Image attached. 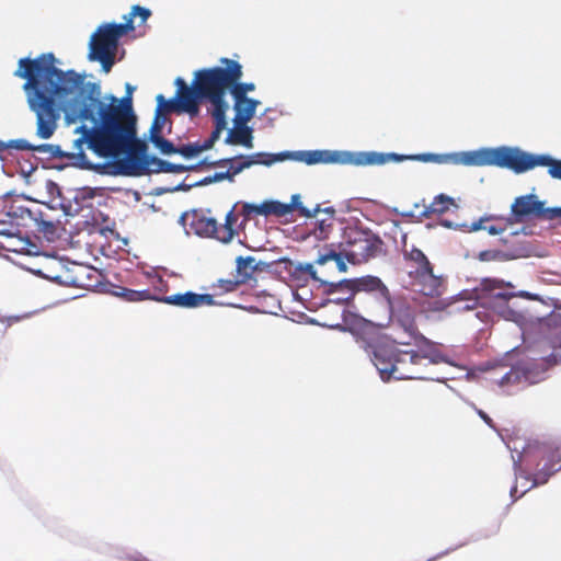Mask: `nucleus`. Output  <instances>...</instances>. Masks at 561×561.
<instances>
[{
    "instance_id": "nucleus-1",
    "label": "nucleus",
    "mask_w": 561,
    "mask_h": 561,
    "mask_svg": "<svg viewBox=\"0 0 561 561\" xmlns=\"http://www.w3.org/2000/svg\"><path fill=\"white\" fill-rule=\"evenodd\" d=\"M54 54L46 53L35 59L22 58L15 76L25 79L27 103L36 116V135L49 139L58 125L62 104L77 94L71 111L81 121H90L91 127L81 125L76 133L81 136L75 140V147L81 150L83 144L95 154L103 158H119L122 150L137 137V118L131 107V96L121 101L111 96L110 103L101 99L96 83L84 87V76L75 70L62 71L55 66Z\"/></svg>"
},
{
    "instance_id": "nucleus-2",
    "label": "nucleus",
    "mask_w": 561,
    "mask_h": 561,
    "mask_svg": "<svg viewBox=\"0 0 561 561\" xmlns=\"http://www.w3.org/2000/svg\"><path fill=\"white\" fill-rule=\"evenodd\" d=\"M507 288H512L510 283L485 277L477 288V297L482 306L520 328L537 323L542 333L537 342L541 354L540 359L548 365L561 363V316L551 313L547 318L533 317L528 308H523L517 301H513L516 295Z\"/></svg>"
},
{
    "instance_id": "nucleus-3",
    "label": "nucleus",
    "mask_w": 561,
    "mask_h": 561,
    "mask_svg": "<svg viewBox=\"0 0 561 561\" xmlns=\"http://www.w3.org/2000/svg\"><path fill=\"white\" fill-rule=\"evenodd\" d=\"M225 67L201 69L195 72L194 88L201 99L211 104L210 114L214 123L228 127L227 112L229 104L225 100L227 90L242 78V66L232 59L221 58Z\"/></svg>"
},
{
    "instance_id": "nucleus-4",
    "label": "nucleus",
    "mask_w": 561,
    "mask_h": 561,
    "mask_svg": "<svg viewBox=\"0 0 561 561\" xmlns=\"http://www.w3.org/2000/svg\"><path fill=\"white\" fill-rule=\"evenodd\" d=\"M147 150L148 146L144 140L136 138L130 141L122 150V154H125V157L115 162L117 173L123 175H142L149 172L179 174L188 170L183 164H175L154 156H148Z\"/></svg>"
},
{
    "instance_id": "nucleus-5",
    "label": "nucleus",
    "mask_w": 561,
    "mask_h": 561,
    "mask_svg": "<svg viewBox=\"0 0 561 561\" xmlns=\"http://www.w3.org/2000/svg\"><path fill=\"white\" fill-rule=\"evenodd\" d=\"M340 248L344 249V255L351 264H363L386 254L385 243L381 238L368 229L359 227H346Z\"/></svg>"
},
{
    "instance_id": "nucleus-6",
    "label": "nucleus",
    "mask_w": 561,
    "mask_h": 561,
    "mask_svg": "<svg viewBox=\"0 0 561 561\" xmlns=\"http://www.w3.org/2000/svg\"><path fill=\"white\" fill-rule=\"evenodd\" d=\"M522 458L526 465L536 467L530 488L545 484L551 476L561 470V440L528 444Z\"/></svg>"
},
{
    "instance_id": "nucleus-7",
    "label": "nucleus",
    "mask_w": 561,
    "mask_h": 561,
    "mask_svg": "<svg viewBox=\"0 0 561 561\" xmlns=\"http://www.w3.org/2000/svg\"><path fill=\"white\" fill-rule=\"evenodd\" d=\"M328 295L343 293L345 296L332 298L333 301H348L357 291L373 294L379 300L380 306L390 304V291L387 286L376 276H364L354 279H343L337 283H328Z\"/></svg>"
},
{
    "instance_id": "nucleus-8",
    "label": "nucleus",
    "mask_w": 561,
    "mask_h": 561,
    "mask_svg": "<svg viewBox=\"0 0 561 561\" xmlns=\"http://www.w3.org/2000/svg\"><path fill=\"white\" fill-rule=\"evenodd\" d=\"M237 220L234 207L227 213L224 225H219L210 216V210H193L190 225L194 232L201 237L214 238L222 243H229L238 233L233 228Z\"/></svg>"
},
{
    "instance_id": "nucleus-9",
    "label": "nucleus",
    "mask_w": 561,
    "mask_h": 561,
    "mask_svg": "<svg viewBox=\"0 0 561 561\" xmlns=\"http://www.w3.org/2000/svg\"><path fill=\"white\" fill-rule=\"evenodd\" d=\"M134 30L130 21L100 26L91 37L89 56L116 55L119 38Z\"/></svg>"
},
{
    "instance_id": "nucleus-10",
    "label": "nucleus",
    "mask_w": 561,
    "mask_h": 561,
    "mask_svg": "<svg viewBox=\"0 0 561 561\" xmlns=\"http://www.w3.org/2000/svg\"><path fill=\"white\" fill-rule=\"evenodd\" d=\"M537 157L538 154L516 147L491 148V165L508 169L515 173H524L536 168Z\"/></svg>"
},
{
    "instance_id": "nucleus-11",
    "label": "nucleus",
    "mask_w": 561,
    "mask_h": 561,
    "mask_svg": "<svg viewBox=\"0 0 561 561\" xmlns=\"http://www.w3.org/2000/svg\"><path fill=\"white\" fill-rule=\"evenodd\" d=\"M416 161L462 164L469 167L491 165V148L448 154L421 153L413 157Z\"/></svg>"
},
{
    "instance_id": "nucleus-12",
    "label": "nucleus",
    "mask_w": 561,
    "mask_h": 561,
    "mask_svg": "<svg viewBox=\"0 0 561 561\" xmlns=\"http://www.w3.org/2000/svg\"><path fill=\"white\" fill-rule=\"evenodd\" d=\"M291 156L290 152H280L277 154H271L265 152H257L252 156H239L238 159L241 162H236V158L220 159L208 163V167H226L229 165L228 172L233 180L237 174L242 172L244 169L252 167L253 164L271 165L274 162L284 161Z\"/></svg>"
},
{
    "instance_id": "nucleus-13",
    "label": "nucleus",
    "mask_w": 561,
    "mask_h": 561,
    "mask_svg": "<svg viewBox=\"0 0 561 561\" xmlns=\"http://www.w3.org/2000/svg\"><path fill=\"white\" fill-rule=\"evenodd\" d=\"M394 369L391 379H431L420 363V356L413 350H400L397 347Z\"/></svg>"
},
{
    "instance_id": "nucleus-14",
    "label": "nucleus",
    "mask_w": 561,
    "mask_h": 561,
    "mask_svg": "<svg viewBox=\"0 0 561 561\" xmlns=\"http://www.w3.org/2000/svg\"><path fill=\"white\" fill-rule=\"evenodd\" d=\"M381 307L393 324L401 327L411 336L416 335L415 312L410 305L403 300H392L390 297V304H383Z\"/></svg>"
},
{
    "instance_id": "nucleus-15",
    "label": "nucleus",
    "mask_w": 561,
    "mask_h": 561,
    "mask_svg": "<svg viewBox=\"0 0 561 561\" xmlns=\"http://www.w3.org/2000/svg\"><path fill=\"white\" fill-rule=\"evenodd\" d=\"M511 211V217L505 220L507 224H520L531 218H540L543 213V202L534 194L518 196L512 204Z\"/></svg>"
},
{
    "instance_id": "nucleus-16",
    "label": "nucleus",
    "mask_w": 561,
    "mask_h": 561,
    "mask_svg": "<svg viewBox=\"0 0 561 561\" xmlns=\"http://www.w3.org/2000/svg\"><path fill=\"white\" fill-rule=\"evenodd\" d=\"M494 370L499 378L494 379L501 387L514 385H527L533 382L531 371L528 365L519 364L507 369L505 364H494L485 370Z\"/></svg>"
},
{
    "instance_id": "nucleus-17",
    "label": "nucleus",
    "mask_w": 561,
    "mask_h": 561,
    "mask_svg": "<svg viewBox=\"0 0 561 561\" xmlns=\"http://www.w3.org/2000/svg\"><path fill=\"white\" fill-rule=\"evenodd\" d=\"M397 347L393 343H378L373 346L371 360L383 381H389L392 378Z\"/></svg>"
},
{
    "instance_id": "nucleus-18",
    "label": "nucleus",
    "mask_w": 561,
    "mask_h": 561,
    "mask_svg": "<svg viewBox=\"0 0 561 561\" xmlns=\"http://www.w3.org/2000/svg\"><path fill=\"white\" fill-rule=\"evenodd\" d=\"M158 301L184 309H195L203 306H216L217 301L210 294H197L194 291L178 293L157 298Z\"/></svg>"
},
{
    "instance_id": "nucleus-19",
    "label": "nucleus",
    "mask_w": 561,
    "mask_h": 561,
    "mask_svg": "<svg viewBox=\"0 0 561 561\" xmlns=\"http://www.w3.org/2000/svg\"><path fill=\"white\" fill-rule=\"evenodd\" d=\"M412 284L417 290L427 297H439L445 290V279L440 275L434 273V266L428 271H423L421 274L411 277Z\"/></svg>"
},
{
    "instance_id": "nucleus-20",
    "label": "nucleus",
    "mask_w": 561,
    "mask_h": 561,
    "mask_svg": "<svg viewBox=\"0 0 561 561\" xmlns=\"http://www.w3.org/2000/svg\"><path fill=\"white\" fill-rule=\"evenodd\" d=\"M276 216L284 217L289 214V206L278 201H265L260 205L245 203L242 205V215L250 217L251 215Z\"/></svg>"
},
{
    "instance_id": "nucleus-21",
    "label": "nucleus",
    "mask_w": 561,
    "mask_h": 561,
    "mask_svg": "<svg viewBox=\"0 0 561 561\" xmlns=\"http://www.w3.org/2000/svg\"><path fill=\"white\" fill-rule=\"evenodd\" d=\"M214 130L211 131L208 139H206L203 144L193 142L183 145L181 147H178L176 153L183 156L184 158H193L199 154L201 152L208 150L213 148L215 142L219 139L221 133L227 129V127L222 126L221 124L214 123Z\"/></svg>"
},
{
    "instance_id": "nucleus-22",
    "label": "nucleus",
    "mask_w": 561,
    "mask_h": 561,
    "mask_svg": "<svg viewBox=\"0 0 561 561\" xmlns=\"http://www.w3.org/2000/svg\"><path fill=\"white\" fill-rule=\"evenodd\" d=\"M416 154H414L415 157ZM405 159H413V156H400L397 153L362 152L352 161L355 165H381L388 162H400Z\"/></svg>"
},
{
    "instance_id": "nucleus-23",
    "label": "nucleus",
    "mask_w": 561,
    "mask_h": 561,
    "mask_svg": "<svg viewBox=\"0 0 561 561\" xmlns=\"http://www.w3.org/2000/svg\"><path fill=\"white\" fill-rule=\"evenodd\" d=\"M403 257L410 268L408 272L410 278L434 266L424 252L415 247H412L410 250H404Z\"/></svg>"
},
{
    "instance_id": "nucleus-24",
    "label": "nucleus",
    "mask_w": 561,
    "mask_h": 561,
    "mask_svg": "<svg viewBox=\"0 0 561 561\" xmlns=\"http://www.w3.org/2000/svg\"><path fill=\"white\" fill-rule=\"evenodd\" d=\"M175 100L181 113H187L192 116L198 114V100L201 98L194 84L185 90H176Z\"/></svg>"
},
{
    "instance_id": "nucleus-25",
    "label": "nucleus",
    "mask_w": 561,
    "mask_h": 561,
    "mask_svg": "<svg viewBox=\"0 0 561 561\" xmlns=\"http://www.w3.org/2000/svg\"><path fill=\"white\" fill-rule=\"evenodd\" d=\"M233 110L236 112L233 124H248L254 117L260 102L252 98L233 99Z\"/></svg>"
},
{
    "instance_id": "nucleus-26",
    "label": "nucleus",
    "mask_w": 561,
    "mask_h": 561,
    "mask_svg": "<svg viewBox=\"0 0 561 561\" xmlns=\"http://www.w3.org/2000/svg\"><path fill=\"white\" fill-rule=\"evenodd\" d=\"M252 128L248 124H234V127L230 129L225 139L227 145H241L245 148L253 147V135Z\"/></svg>"
},
{
    "instance_id": "nucleus-27",
    "label": "nucleus",
    "mask_w": 561,
    "mask_h": 561,
    "mask_svg": "<svg viewBox=\"0 0 561 561\" xmlns=\"http://www.w3.org/2000/svg\"><path fill=\"white\" fill-rule=\"evenodd\" d=\"M414 354L420 356V363L423 366V369L428 364H437L442 360V355L431 341L422 336V344L419 345L417 351H414Z\"/></svg>"
},
{
    "instance_id": "nucleus-28",
    "label": "nucleus",
    "mask_w": 561,
    "mask_h": 561,
    "mask_svg": "<svg viewBox=\"0 0 561 561\" xmlns=\"http://www.w3.org/2000/svg\"><path fill=\"white\" fill-rule=\"evenodd\" d=\"M451 206H456L454 198L445 194H439L428 206H425L422 215L426 218H431L433 215H443L447 213Z\"/></svg>"
},
{
    "instance_id": "nucleus-29",
    "label": "nucleus",
    "mask_w": 561,
    "mask_h": 561,
    "mask_svg": "<svg viewBox=\"0 0 561 561\" xmlns=\"http://www.w3.org/2000/svg\"><path fill=\"white\" fill-rule=\"evenodd\" d=\"M28 245V238L22 237L20 230L9 233L7 238L0 240V249L13 253H24Z\"/></svg>"
},
{
    "instance_id": "nucleus-30",
    "label": "nucleus",
    "mask_w": 561,
    "mask_h": 561,
    "mask_svg": "<svg viewBox=\"0 0 561 561\" xmlns=\"http://www.w3.org/2000/svg\"><path fill=\"white\" fill-rule=\"evenodd\" d=\"M327 214V217L323 219H319L314 224V228L312 230V234L318 240H327L333 229L334 225V213L335 210L332 207H328L323 210Z\"/></svg>"
},
{
    "instance_id": "nucleus-31",
    "label": "nucleus",
    "mask_w": 561,
    "mask_h": 561,
    "mask_svg": "<svg viewBox=\"0 0 561 561\" xmlns=\"http://www.w3.org/2000/svg\"><path fill=\"white\" fill-rule=\"evenodd\" d=\"M340 249L341 250L339 252H336L332 248H325L323 250V252L319 253V255L316 260V263L318 265H324L329 261H334L339 272L345 273L347 271L345 261H347V260L344 255V249L343 248H340Z\"/></svg>"
},
{
    "instance_id": "nucleus-32",
    "label": "nucleus",
    "mask_w": 561,
    "mask_h": 561,
    "mask_svg": "<svg viewBox=\"0 0 561 561\" xmlns=\"http://www.w3.org/2000/svg\"><path fill=\"white\" fill-rule=\"evenodd\" d=\"M256 270L257 264L253 256H239L237 259V278L239 283L245 284L253 277Z\"/></svg>"
},
{
    "instance_id": "nucleus-33",
    "label": "nucleus",
    "mask_w": 561,
    "mask_h": 561,
    "mask_svg": "<svg viewBox=\"0 0 561 561\" xmlns=\"http://www.w3.org/2000/svg\"><path fill=\"white\" fill-rule=\"evenodd\" d=\"M25 213L27 214V216L31 219L34 220L37 232H42L46 236L55 233L56 227H55L54 222L44 219L41 211H33V210L26 209Z\"/></svg>"
},
{
    "instance_id": "nucleus-34",
    "label": "nucleus",
    "mask_w": 561,
    "mask_h": 561,
    "mask_svg": "<svg viewBox=\"0 0 561 561\" xmlns=\"http://www.w3.org/2000/svg\"><path fill=\"white\" fill-rule=\"evenodd\" d=\"M536 167H548L549 174L561 180V160L553 159L548 154H538Z\"/></svg>"
},
{
    "instance_id": "nucleus-35",
    "label": "nucleus",
    "mask_w": 561,
    "mask_h": 561,
    "mask_svg": "<svg viewBox=\"0 0 561 561\" xmlns=\"http://www.w3.org/2000/svg\"><path fill=\"white\" fill-rule=\"evenodd\" d=\"M302 154V161H305L307 164H316V163H327V162H333L335 159L333 158V154L329 151H321V150H314V151H306L301 152Z\"/></svg>"
},
{
    "instance_id": "nucleus-36",
    "label": "nucleus",
    "mask_w": 561,
    "mask_h": 561,
    "mask_svg": "<svg viewBox=\"0 0 561 561\" xmlns=\"http://www.w3.org/2000/svg\"><path fill=\"white\" fill-rule=\"evenodd\" d=\"M287 206H289V214L293 211V210H297L299 213L300 216H304V217H313L316 216L318 213L321 211L320 209V205H317L316 208L313 209V211L309 210L308 208H306L302 203H301V199H300V195L299 194H294L291 196V201L289 204H287Z\"/></svg>"
},
{
    "instance_id": "nucleus-37",
    "label": "nucleus",
    "mask_w": 561,
    "mask_h": 561,
    "mask_svg": "<svg viewBox=\"0 0 561 561\" xmlns=\"http://www.w3.org/2000/svg\"><path fill=\"white\" fill-rule=\"evenodd\" d=\"M152 145L162 153V154H174L176 153L178 147H175L170 140L165 139L163 136H153L149 138Z\"/></svg>"
},
{
    "instance_id": "nucleus-38",
    "label": "nucleus",
    "mask_w": 561,
    "mask_h": 561,
    "mask_svg": "<svg viewBox=\"0 0 561 561\" xmlns=\"http://www.w3.org/2000/svg\"><path fill=\"white\" fill-rule=\"evenodd\" d=\"M255 90V84L252 82H239L231 84L230 93L233 99H245L248 98V92H252Z\"/></svg>"
},
{
    "instance_id": "nucleus-39",
    "label": "nucleus",
    "mask_w": 561,
    "mask_h": 561,
    "mask_svg": "<svg viewBox=\"0 0 561 561\" xmlns=\"http://www.w3.org/2000/svg\"><path fill=\"white\" fill-rule=\"evenodd\" d=\"M151 15V11L147 8L140 7L138 4L131 7V10L128 15H125V22L130 21L131 25H134V19L136 16L140 18V24L146 23V21Z\"/></svg>"
},
{
    "instance_id": "nucleus-40",
    "label": "nucleus",
    "mask_w": 561,
    "mask_h": 561,
    "mask_svg": "<svg viewBox=\"0 0 561 561\" xmlns=\"http://www.w3.org/2000/svg\"><path fill=\"white\" fill-rule=\"evenodd\" d=\"M157 101H158V108H160V113H162V111H164V112H174V113L181 114L175 98L171 99V100H165L162 94H159L157 96Z\"/></svg>"
},
{
    "instance_id": "nucleus-41",
    "label": "nucleus",
    "mask_w": 561,
    "mask_h": 561,
    "mask_svg": "<svg viewBox=\"0 0 561 561\" xmlns=\"http://www.w3.org/2000/svg\"><path fill=\"white\" fill-rule=\"evenodd\" d=\"M505 254L501 250H484L479 252L478 260L481 262L502 261Z\"/></svg>"
},
{
    "instance_id": "nucleus-42",
    "label": "nucleus",
    "mask_w": 561,
    "mask_h": 561,
    "mask_svg": "<svg viewBox=\"0 0 561 561\" xmlns=\"http://www.w3.org/2000/svg\"><path fill=\"white\" fill-rule=\"evenodd\" d=\"M167 122V117L160 113V108H157V114L154 121L150 127V137L162 136V128L164 123Z\"/></svg>"
},
{
    "instance_id": "nucleus-43",
    "label": "nucleus",
    "mask_w": 561,
    "mask_h": 561,
    "mask_svg": "<svg viewBox=\"0 0 561 561\" xmlns=\"http://www.w3.org/2000/svg\"><path fill=\"white\" fill-rule=\"evenodd\" d=\"M116 55H103V56H89L90 60H96L102 65V69L105 72H110L115 64Z\"/></svg>"
},
{
    "instance_id": "nucleus-44",
    "label": "nucleus",
    "mask_w": 561,
    "mask_h": 561,
    "mask_svg": "<svg viewBox=\"0 0 561 561\" xmlns=\"http://www.w3.org/2000/svg\"><path fill=\"white\" fill-rule=\"evenodd\" d=\"M124 297H126V299L129 301H140V300L151 299V295H150L149 290L138 291V290L127 289L124 293Z\"/></svg>"
},
{
    "instance_id": "nucleus-45",
    "label": "nucleus",
    "mask_w": 561,
    "mask_h": 561,
    "mask_svg": "<svg viewBox=\"0 0 561 561\" xmlns=\"http://www.w3.org/2000/svg\"><path fill=\"white\" fill-rule=\"evenodd\" d=\"M242 283H239V279L236 277V279H220L218 282V286L224 290V291H233L238 288L239 285H241Z\"/></svg>"
},
{
    "instance_id": "nucleus-46",
    "label": "nucleus",
    "mask_w": 561,
    "mask_h": 561,
    "mask_svg": "<svg viewBox=\"0 0 561 561\" xmlns=\"http://www.w3.org/2000/svg\"><path fill=\"white\" fill-rule=\"evenodd\" d=\"M561 218V207L546 208L543 206V213L540 215V219L553 220Z\"/></svg>"
},
{
    "instance_id": "nucleus-47",
    "label": "nucleus",
    "mask_w": 561,
    "mask_h": 561,
    "mask_svg": "<svg viewBox=\"0 0 561 561\" xmlns=\"http://www.w3.org/2000/svg\"><path fill=\"white\" fill-rule=\"evenodd\" d=\"M296 270L302 274L309 275L313 280H320V278L317 276V271L311 263L299 264Z\"/></svg>"
},
{
    "instance_id": "nucleus-48",
    "label": "nucleus",
    "mask_w": 561,
    "mask_h": 561,
    "mask_svg": "<svg viewBox=\"0 0 561 561\" xmlns=\"http://www.w3.org/2000/svg\"><path fill=\"white\" fill-rule=\"evenodd\" d=\"M18 230L20 229L15 225H7L4 222H0V240H3L9 236V233L16 232Z\"/></svg>"
},
{
    "instance_id": "nucleus-49",
    "label": "nucleus",
    "mask_w": 561,
    "mask_h": 561,
    "mask_svg": "<svg viewBox=\"0 0 561 561\" xmlns=\"http://www.w3.org/2000/svg\"><path fill=\"white\" fill-rule=\"evenodd\" d=\"M491 218H492V217H482V218H480L479 220L473 221V222L469 226L468 231H469V232H473V231H478V230L484 229V228H485V226H483V222L489 221Z\"/></svg>"
},
{
    "instance_id": "nucleus-50",
    "label": "nucleus",
    "mask_w": 561,
    "mask_h": 561,
    "mask_svg": "<svg viewBox=\"0 0 561 561\" xmlns=\"http://www.w3.org/2000/svg\"><path fill=\"white\" fill-rule=\"evenodd\" d=\"M507 225L508 224L506 222L504 226H499V225L485 226L484 230H486L492 236H496V234L503 233L506 230Z\"/></svg>"
},
{
    "instance_id": "nucleus-51",
    "label": "nucleus",
    "mask_w": 561,
    "mask_h": 561,
    "mask_svg": "<svg viewBox=\"0 0 561 561\" xmlns=\"http://www.w3.org/2000/svg\"><path fill=\"white\" fill-rule=\"evenodd\" d=\"M213 180L216 182H221L224 180H228L229 182H233V180L231 179L228 170L225 171V172H216L213 174Z\"/></svg>"
},
{
    "instance_id": "nucleus-52",
    "label": "nucleus",
    "mask_w": 561,
    "mask_h": 561,
    "mask_svg": "<svg viewBox=\"0 0 561 561\" xmlns=\"http://www.w3.org/2000/svg\"><path fill=\"white\" fill-rule=\"evenodd\" d=\"M175 84L178 87V90H185V89L190 88L182 78H176Z\"/></svg>"
},
{
    "instance_id": "nucleus-53",
    "label": "nucleus",
    "mask_w": 561,
    "mask_h": 561,
    "mask_svg": "<svg viewBox=\"0 0 561 561\" xmlns=\"http://www.w3.org/2000/svg\"><path fill=\"white\" fill-rule=\"evenodd\" d=\"M211 183H215V181L213 180V175H208V176H205L203 180H201L198 184L199 185H208Z\"/></svg>"
},
{
    "instance_id": "nucleus-54",
    "label": "nucleus",
    "mask_w": 561,
    "mask_h": 561,
    "mask_svg": "<svg viewBox=\"0 0 561 561\" xmlns=\"http://www.w3.org/2000/svg\"><path fill=\"white\" fill-rule=\"evenodd\" d=\"M479 415L481 416V419H483V421H484L486 424L491 425V419L488 416V414H486V413H484L483 411H481V410H480V411H479Z\"/></svg>"
},
{
    "instance_id": "nucleus-55",
    "label": "nucleus",
    "mask_w": 561,
    "mask_h": 561,
    "mask_svg": "<svg viewBox=\"0 0 561 561\" xmlns=\"http://www.w3.org/2000/svg\"><path fill=\"white\" fill-rule=\"evenodd\" d=\"M135 88L131 87L129 83L126 84V95H130L133 94Z\"/></svg>"
},
{
    "instance_id": "nucleus-56",
    "label": "nucleus",
    "mask_w": 561,
    "mask_h": 561,
    "mask_svg": "<svg viewBox=\"0 0 561 561\" xmlns=\"http://www.w3.org/2000/svg\"><path fill=\"white\" fill-rule=\"evenodd\" d=\"M442 225H443L444 227H446V228H451V227H453V224H451L450 221H448V220H444V221H442Z\"/></svg>"
},
{
    "instance_id": "nucleus-57",
    "label": "nucleus",
    "mask_w": 561,
    "mask_h": 561,
    "mask_svg": "<svg viewBox=\"0 0 561 561\" xmlns=\"http://www.w3.org/2000/svg\"><path fill=\"white\" fill-rule=\"evenodd\" d=\"M46 186L47 187H57L56 183L50 180L47 181Z\"/></svg>"
},
{
    "instance_id": "nucleus-58",
    "label": "nucleus",
    "mask_w": 561,
    "mask_h": 561,
    "mask_svg": "<svg viewBox=\"0 0 561 561\" xmlns=\"http://www.w3.org/2000/svg\"><path fill=\"white\" fill-rule=\"evenodd\" d=\"M516 491H517V489H516V486H514V488L512 489V491H511L512 495H513V494H514V492H516Z\"/></svg>"
}]
</instances>
